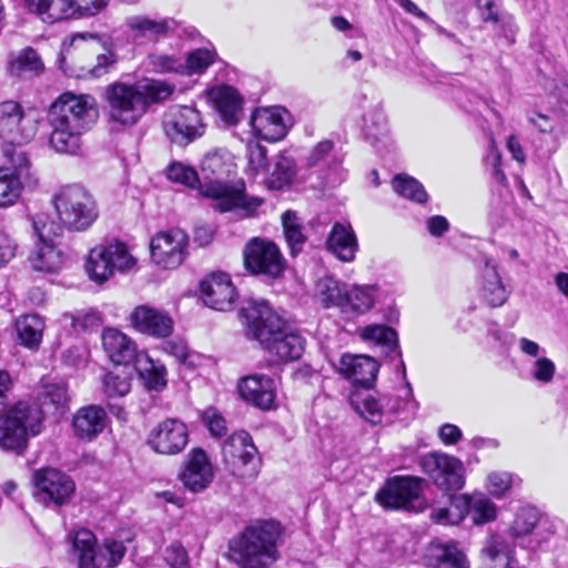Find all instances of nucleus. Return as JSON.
<instances>
[{"mask_svg": "<svg viewBox=\"0 0 568 568\" xmlns=\"http://www.w3.org/2000/svg\"><path fill=\"white\" fill-rule=\"evenodd\" d=\"M215 59V52L207 49L192 51L183 59V75H192L204 72Z\"/></svg>", "mask_w": 568, "mask_h": 568, "instance_id": "52", "label": "nucleus"}, {"mask_svg": "<svg viewBox=\"0 0 568 568\" xmlns=\"http://www.w3.org/2000/svg\"><path fill=\"white\" fill-rule=\"evenodd\" d=\"M419 465L433 483L443 490H459L464 487L463 463L450 455L432 452L420 457Z\"/></svg>", "mask_w": 568, "mask_h": 568, "instance_id": "16", "label": "nucleus"}, {"mask_svg": "<svg viewBox=\"0 0 568 568\" xmlns=\"http://www.w3.org/2000/svg\"><path fill=\"white\" fill-rule=\"evenodd\" d=\"M32 227L37 242H55V239L62 235L64 226L61 222H55L48 213H38L32 221Z\"/></svg>", "mask_w": 568, "mask_h": 568, "instance_id": "49", "label": "nucleus"}, {"mask_svg": "<svg viewBox=\"0 0 568 568\" xmlns=\"http://www.w3.org/2000/svg\"><path fill=\"white\" fill-rule=\"evenodd\" d=\"M246 335L256 339L278 362L298 359L304 353L305 341L288 329L283 320L265 301H248L241 310Z\"/></svg>", "mask_w": 568, "mask_h": 568, "instance_id": "3", "label": "nucleus"}, {"mask_svg": "<svg viewBox=\"0 0 568 568\" xmlns=\"http://www.w3.org/2000/svg\"><path fill=\"white\" fill-rule=\"evenodd\" d=\"M374 305V296L371 287L353 286L346 290L345 301L342 312H352L354 314H363L371 310Z\"/></svg>", "mask_w": 568, "mask_h": 568, "instance_id": "46", "label": "nucleus"}, {"mask_svg": "<svg viewBox=\"0 0 568 568\" xmlns=\"http://www.w3.org/2000/svg\"><path fill=\"white\" fill-rule=\"evenodd\" d=\"M280 525L264 521L247 527L230 542L229 557L242 568H268L278 559Z\"/></svg>", "mask_w": 568, "mask_h": 568, "instance_id": "6", "label": "nucleus"}, {"mask_svg": "<svg viewBox=\"0 0 568 568\" xmlns=\"http://www.w3.org/2000/svg\"><path fill=\"white\" fill-rule=\"evenodd\" d=\"M207 97L225 125L233 126L240 122L243 113V100L233 87H213L207 91Z\"/></svg>", "mask_w": 568, "mask_h": 568, "instance_id": "31", "label": "nucleus"}, {"mask_svg": "<svg viewBox=\"0 0 568 568\" xmlns=\"http://www.w3.org/2000/svg\"><path fill=\"white\" fill-rule=\"evenodd\" d=\"M38 176L32 171L28 155L14 151L8 166H0V207L11 206L18 202L24 189H34Z\"/></svg>", "mask_w": 568, "mask_h": 568, "instance_id": "12", "label": "nucleus"}, {"mask_svg": "<svg viewBox=\"0 0 568 568\" xmlns=\"http://www.w3.org/2000/svg\"><path fill=\"white\" fill-rule=\"evenodd\" d=\"M0 414V449L21 455L30 437L43 428V412L36 405L19 402Z\"/></svg>", "mask_w": 568, "mask_h": 568, "instance_id": "7", "label": "nucleus"}, {"mask_svg": "<svg viewBox=\"0 0 568 568\" xmlns=\"http://www.w3.org/2000/svg\"><path fill=\"white\" fill-rule=\"evenodd\" d=\"M189 235L181 229L155 234L150 242L151 258L163 270L179 267L187 256Z\"/></svg>", "mask_w": 568, "mask_h": 568, "instance_id": "17", "label": "nucleus"}, {"mask_svg": "<svg viewBox=\"0 0 568 568\" xmlns=\"http://www.w3.org/2000/svg\"><path fill=\"white\" fill-rule=\"evenodd\" d=\"M180 478L183 485L193 493L202 491L210 486L214 478V470L203 449L194 448L187 454Z\"/></svg>", "mask_w": 568, "mask_h": 568, "instance_id": "27", "label": "nucleus"}, {"mask_svg": "<svg viewBox=\"0 0 568 568\" xmlns=\"http://www.w3.org/2000/svg\"><path fill=\"white\" fill-rule=\"evenodd\" d=\"M30 11L47 22H55L78 16H94L104 9L109 0H23Z\"/></svg>", "mask_w": 568, "mask_h": 568, "instance_id": "13", "label": "nucleus"}, {"mask_svg": "<svg viewBox=\"0 0 568 568\" xmlns=\"http://www.w3.org/2000/svg\"><path fill=\"white\" fill-rule=\"evenodd\" d=\"M225 469L235 478L253 481L261 468V458L251 435L245 430L233 433L223 444Z\"/></svg>", "mask_w": 568, "mask_h": 568, "instance_id": "11", "label": "nucleus"}, {"mask_svg": "<svg viewBox=\"0 0 568 568\" xmlns=\"http://www.w3.org/2000/svg\"><path fill=\"white\" fill-rule=\"evenodd\" d=\"M130 321L136 331L153 337H166L173 331L172 317L150 305L136 306L130 315Z\"/></svg>", "mask_w": 568, "mask_h": 568, "instance_id": "28", "label": "nucleus"}, {"mask_svg": "<svg viewBox=\"0 0 568 568\" xmlns=\"http://www.w3.org/2000/svg\"><path fill=\"white\" fill-rule=\"evenodd\" d=\"M173 90L172 85L161 80L110 84L105 90L110 123L122 129L134 126L152 103L165 101Z\"/></svg>", "mask_w": 568, "mask_h": 568, "instance_id": "4", "label": "nucleus"}, {"mask_svg": "<svg viewBox=\"0 0 568 568\" xmlns=\"http://www.w3.org/2000/svg\"><path fill=\"white\" fill-rule=\"evenodd\" d=\"M347 285L332 276L317 281L315 296L325 308L338 307L342 310L346 296Z\"/></svg>", "mask_w": 568, "mask_h": 568, "instance_id": "40", "label": "nucleus"}, {"mask_svg": "<svg viewBox=\"0 0 568 568\" xmlns=\"http://www.w3.org/2000/svg\"><path fill=\"white\" fill-rule=\"evenodd\" d=\"M105 410L97 405L80 408L73 416L74 434L82 440L90 442L103 432L106 425Z\"/></svg>", "mask_w": 568, "mask_h": 568, "instance_id": "33", "label": "nucleus"}, {"mask_svg": "<svg viewBox=\"0 0 568 568\" xmlns=\"http://www.w3.org/2000/svg\"><path fill=\"white\" fill-rule=\"evenodd\" d=\"M72 549V556L77 559L78 568H115L126 554L123 541L112 538H105L97 547V538L88 529H80L74 534Z\"/></svg>", "mask_w": 568, "mask_h": 568, "instance_id": "9", "label": "nucleus"}, {"mask_svg": "<svg viewBox=\"0 0 568 568\" xmlns=\"http://www.w3.org/2000/svg\"><path fill=\"white\" fill-rule=\"evenodd\" d=\"M479 295L490 307H500L506 303L509 296V292L497 271V265L488 257H485Z\"/></svg>", "mask_w": 568, "mask_h": 568, "instance_id": "35", "label": "nucleus"}, {"mask_svg": "<svg viewBox=\"0 0 568 568\" xmlns=\"http://www.w3.org/2000/svg\"><path fill=\"white\" fill-rule=\"evenodd\" d=\"M363 130L367 138L378 139L387 133V119L384 110L374 106L363 115Z\"/></svg>", "mask_w": 568, "mask_h": 568, "instance_id": "50", "label": "nucleus"}, {"mask_svg": "<svg viewBox=\"0 0 568 568\" xmlns=\"http://www.w3.org/2000/svg\"><path fill=\"white\" fill-rule=\"evenodd\" d=\"M125 26L134 39L156 41L175 30L171 18L151 19L146 16H132L125 19Z\"/></svg>", "mask_w": 568, "mask_h": 568, "instance_id": "34", "label": "nucleus"}, {"mask_svg": "<svg viewBox=\"0 0 568 568\" xmlns=\"http://www.w3.org/2000/svg\"><path fill=\"white\" fill-rule=\"evenodd\" d=\"M393 189L398 195L418 204H424L428 200V194L423 184L406 174H398L394 178Z\"/></svg>", "mask_w": 568, "mask_h": 568, "instance_id": "48", "label": "nucleus"}, {"mask_svg": "<svg viewBox=\"0 0 568 568\" xmlns=\"http://www.w3.org/2000/svg\"><path fill=\"white\" fill-rule=\"evenodd\" d=\"M241 397L248 404L268 410L275 407V381L264 374H252L240 379L237 385Z\"/></svg>", "mask_w": 568, "mask_h": 568, "instance_id": "25", "label": "nucleus"}, {"mask_svg": "<svg viewBox=\"0 0 568 568\" xmlns=\"http://www.w3.org/2000/svg\"><path fill=\"white\" fill-rule=\"evenodd\" d=\"M244 264L253 274L277 277L284 271V258L276 244L254 237L244 250Z\"/></svg>", "mask_w": 568, "mask_h": 568, "instance_id": "18", "label": "nucleus"}, {"mask_svg": "<svg viewBox=\"0 0 568 568\" xmlns=\"http://www.w3.org/2000/svg\"><path fill=\"white\" fill-rule=\"evenodd\" d=\"M33 481L44 501L55 506L69 504L75 491V484L67 474L55 468L34 471Z\"/></svg>", "mask_w": 568, "mask_h": 568, "instance_id": "22", "label": "nucleus"}, {"mask_svg": "<svg viewBox=\"0 0 568 568\" xmlns=\"http://www.w3.org/2000/svg\"><path fill=\"white\" fill-rule=\"evenodd\" d=\"M136 258L131 254L128 245L121 241L112 240L95 245L89 252L85 271L89 277L103 283L111 278L115 272L131 271Z\"/></svg>", "mask_w": 568, "mask_h": 568, "instance_id": "10", "label": "nucleus"}, {"mask_svg": "<svg viewBox=\"0 0 568 568\" xmlns=\"http://www.w3.org/2000/svg\"><path fill=\"white\" fill-rule=\"evenodd\" d=\"M528 121L540 133H552L556 128V121L547 114L534 112L528 115Z\"/></svg>", "mask_w": 568, "mask_h": 568, "instance_id": "62", "label": "nucleus"}, {"mask_svg": "<svg viewBox=\"0 0 568 568\" xmlns=\"http://www.w3.org/2000/svg\"><path fill=\"white\" fill-rule=\"evenodd\" d=\"M204 304L213 310L230 311L237 297L236 290L226 273H213L200 284Z\"/></svg>", "mask_w": 568, "mask_h": 568, "instance_id": "24", "label": "nucleus"}, {"mask_svg": "<svg viewBox=\"0 0 568 568\" xmlns=\"http://www.w3.org/2000/svg\"><path fill=\"white\" fill-rule=\"evenodd\" d=\"M38 397L41 405L53 413L63 412L70 402L68 386L64 382L42 379Z\"/></svg>", "mask_w": 568, "mask_h": 568, "instance_id": "38", "label": "nucleus"}, {"mask_svg": "<svg viewBox=\"0 0 568 568\" xmlns=\"http://www.w3.org/2000/svg\"><path fill=\"white\" fill-rule=\"evenodd\" d=\"M515 476L508 471H491L487 476L486 488L488 493L496 497H504L513 487Z\"/></svg>", "mask_w": 568, "mask_h": 568, "instance_id": "53", "label": "nucleus"}, {"mask_svg": "<svg viewBox=\"0 0 568 568\" xmlns=\"http://www.w3.org/2000/svg\"><path fill=\"white\" fill-rule=\"evenodd\" d=\"M333 366L346 379L364 387H371L376 381L379 364L367 355L343 354Z\"/></svg>", "mask_w": 568, "mask_h": 568, "instance_id": "26", "label": "nucleus"}, {"mask_svg": "<svg viewBox=\"0 0 568 568\" xmlns=\"http://www.w3.org/2000/svg\"><path fill=\"white\" fill-rule=\"evenodd\" d=\"M235 164L227 154L209 153L201 163L200 193L212 201V207L220 212L237 211L253 214L262 204L258 197L248 199L243 182H233Z\"/></svg>", "mask_w": 568, "mask_h": 568, "instance_id": "2", "label": "nucleus"}, {"mask_svg": "<svg viewBox=\"0 0 568 568\" xmlns=\"http://www.w3.org/2000/svg\"><path fill=\"white\" fill-rule=\"evenodd\" d=\"M469 510L471 520L475 525L480 526L497 519L498 507L484 493H475L468 496Z\"/></svg>", "mask_w": 568, "mask_h": 568, "instance_id": "44", "label": "nucleus"}, {"mask_svg": "<svg viewBox=\"0 0 568 568\" xmlns=\"http://www.w3.org/2000/svg\"><path fill=\"white\" fill-rule=\"evenodd\" d=\"M168 178L173 182L200 189L199 173L193 168L183 163L171 164L168 169Z\"/></svg>", "mask_w": 568, "mask_h": 568, "instance_id": "54", "label": "nucleus"}, {"mask_svg": "<svg viewBox=\"0 0 568 568\" xmlns=\"http://www.w3.org/2000/svg\"><path fill=\"white\" fill-rule=\"evenodd\" d=\"M102 345L111 362L116 365L129 364L136 357L134 342L116 328L103 331Z\"/></svg>", "mask_w": 568, "mask_h": 568, "instance_id": "36", "label": "nucleus"}, {"mask_svg": "<svg viewBox=\"0 0 568 568\" xmlns=\"http://www.w3.org/2000/svg\"><path fill=\"white\" fill-rule=\"evenodd\" d=\"M163 130L171 142L186 145L204 134L205 125L196 109L172 106L164 113Z\"/></svg>", "mask_w": 568, "mask_h": 568, "instance_id": "15", "label": "nucleus"}, {"mask_svg": "<svg viewBox=\"0 0 568 568\" xmlns=\"http://www.w3.org/2000/svg\"><path fill=\"white\" fill-rule=\"evenodd\" d=\"M305 162L308 168L334 169L342 164L343 155L335 150L332 140L325 139L313 146Z\"/></svg>", "mask_w": 568, "mask_h": 568, "instance_id": "41", "label": "nucleus"}, {"mask_svg": "<svg viewBox=\"0 0 568 568\" xmlns=\"http://www.w3.org/2000/svg\"><path fill=\"white\" fill-rule=\"evenodd\" d=\"M555 525L537 508L521 507L507 530L491 534L485 539L483 544L485 568H496L507 562L510 554H515L516 542L524 544L534 534L555 535Z\"/></svg>", "mask_w": 568, "mask_h": 568, "instance_id": "5", "label": "nucleus"}, {"mask_svg": "<svg viewBox=\"0 0 568 568\" xmlns=\"http://www.w3.org/2000/svg\"><path fill=\"white\" fill-rule=\"evenodd\" d=\"M294 175L293 166L287 158H281L272 172V179L268 184L272 189H282Z\"/></svg>", "mask_w": 568, "mask_h": 568, "instance_id": "57", "label": "nucleus"}, {"mask_svg": "<svg viewBox=\"0 0 568 568\" xmlns=\"http://www.w3.org/2000/svg\"><path fill=\"white\" fill-rule=\"evenodd\" d=\"M476 3L483 21L494 23L499 21L498 6L495 0H476Z\"/></svg>", "mask_w": 568, "mask_h": 568, "instance_id": "63", "label": "nucleus"}, {"mask_svg": "<svg viewBox=\"0 0 568 568\" xmlns=\"http://www.w3.org/2000/svg\"><path fill=\"white\" fill-rule=\"evenodd\" d=\"M469 494L452 495L449 496V505L447 506L450 513V523L459 524L468 515L469 510Z\"/></svg>", "mask_w": 568, "mask_h": 568, "instance_id": "59", "label": "nucleus"}, {"mask_svg": "<svg viewBox=\"0 0 568 568\" xmlns=\"http://www.w3.org/2000/svg\"><path fill=\"white\" fill-rule=\"evenodd\" d=\"M427 560L432 568H469L466 555L454 540L432 541L427 549Z\"/></svg>", "mask_w": 568, "mask_h": 568, "instance_id": "32", "label": "nucleus"}, {"mask_svg": "<svg viewBox=\"0 0 568 568\" xmlns=\"http://www.w3.org/2000/svg\"><path fill=\"white\" fill-rule=\"evenodd\" d=\"M248 170L253 174H258L267 170L268 161L266 156V148L256 141L247 143Z\"/></svg>", "mask_w": 568, "mask_h": 568, "instance_id": "55", "label": "nucleus"}, {"mask_svg": "<svg viewBox=\"0 0 568 568\" xmlns=\"http://www.w3.org/2000/svg\"><path fill=\"white\" fill-rule=\"evenodd\" d=\"M38 131V121L22 105L8 100L0 103V138L12 144L29 142Z\"/></svg>", "mask_w": 568, "mask_h": 568, "instance_id": "14", "label": "nucleus"}, {"mask_svg": "<svg viewBox=\"0 0 568 568\" xmlns=\"http://www.w3.org/2000/svg\"><path fill=\"white\" fill-rule=\"evenodd\" d=\"M44 64L32 48L21 50L9 63L8 71L12 77L33 78L42 73Z\"/></svg>", "mask_w": 568, "mask_h": 568, "instance_id": "39", "label": "nucleus"}, {"mask_svg": "<svg viewBox=\"0 0 568 568\" xmlns=\"http://www.w3.org/2000/svg\"><path fill=\"white\" fill-rule=\"evenodd\" d=\"M16 329L22 345L29 348L38 347L42 339L44 322L37 314H27L17 320Z\"/></svg>", "mask_w": 568, "mask_h": 568, "instance_id": "42", "label": "nucleus"}, {"mask_svg": "<svg viewBox=\"0 0 568 568\" xmlns=\"http://www.w3.org/2000/svg\"><path fill=\"white\" fill-rule=\"evenodd\" d=\"M282 224L284 230L285 240L291 248V254H298L306 241L303 233V226L300 217L295 212L286 211L282 215Z\"/></svg>", "mask_w": 568, "mask_h": 568, "instance_id": "47", "label": "nucleus"}, {"mask_svg": "<svg viewBox=\"0 0 568 568\" xmlns=\"http://www.w3.org/2000/svg\"><path fill=\"white\" fill-rule=\"evenodd\" d=\"M556 372L555 363L545 357H538L532 366V377L544 384H548L552 381Z\"/></svg>", "mask_w": 568, "mask_h": 568, "instance_id": "60", "label": "nucleus"}, {"mask_svg": "<svg viewBox=\"0 0 568 568\" xmlns=\"http://www.w3.org/2000/svg\"><path fill=\"white\" fill-rule=\"evenodd\" d=\"M476 3L483 21L494 23L499 21L498 6L495 0H476Z\"/></svg>", "mask_w": 568, "mask_h": 568, "instance_id": "64", "label": "nucleus"}, {"mask_svg": "<svg viewBox=\"0 0 568 568\" xmlns=\"http://www.w3.org/2000/svg\"><path fill=\"white\" fill-rule=\"evenodd\" d=\"M98 116L93 95L63 92L48 110L50 146L58 153L75 154L81 148L82 135L92 128Z\"/></svg>", "mask_w": 568, "mask_h": 568, "instance_id": "1", "label": "nucleus"}, {"mask_svg": "<svg viewBox=\"0 0 568 568\" xmlns=\"http://www.w3.org/2000/svg\"><path fill=\"white\" fill-rule=\"evenodd\" d=\"M189 443L186 425L175 418H166L154 426L146 439L148 446L156 454L176 455Z\"/></svg>", "mask_w": 568, "mask_h": 568, "instance_id": "20", "label": "nucleus"}, {"mask_svg": "<svg viewBox=\"0 0 568 568\" xmlns=\"http://www.w3.org/2000/svg\"><path fill=\"white\" fill-rule=\"evenodd\" d=\"M148 64L156 73H178L183 75V58L175 54L151 53Z\"/></svg>", "mask_w": 568, "mask_h": 568, "instance_id": "51", "label": "nucleus"}, {"mask_svg": "<svg viewBox=\"0 0 568 568\" xmlns=\"http://www.w3.org/2000/svg\"><path fill=\"white\" fill-rule=\"evenodd\" d=\"M52 202L59 221L70 232L87 231L99 216L93 195L80 184H69L60 187Z\"/></svg>", "mask_w": 568, "mask_h": 568, "instance_id": "8", "label": "nucleus"}, {"mask_svg": "<svg viewBox=\"0 0 568 568\" xmlns=\"http://www.w3.org/2000/svg\"><path fill=\"white\" fill-rule=\"evenodd\" d=\"M87 41H90L93 44H98L101 47V49H103L104 52L97 55L95 62L93 64L82 69V75L99 79L111 72L119 61V57L114 50L113 42L109 37L100 36L93 32L74 33L63 40L62 52H68L70 48L78 47L79 43Z\"/></svg>", "mask_w": 568, "mask_h": 568, "instance_id": "19", "label": "nucleus"}, {"mask_svg": "<svg viewBox=\"0 0 568 568\" xmlns=\"http://www.w3.org/2000/svg\"><path fill=\"white\" fill-rule=\"evenodd\" d=\"M202 419L213 436L221 437L226 434V420L215 408L210 407L205 409Z\"/></svg>", "mask_w": 568, "mask_h": 568, "instance_id": "58", "label": "nucleus"}, {"mask_svg": "<svg viewBox=\"0 0 568 568\" xmlns=\"http://www.w3.org/2000/svg\"><path fill=\"white\" fill-rule=\"evenodd\" d=\"M423 479L418 477H394L376 494V501L385 508L410 509L412 503L422 493Z\"/></svg>", "mask_w": 568, "mask_h": 568, "instance_id": "23", "label": "nucleus"}, {"mask_svg": "<svg viewBox=\"0 0 568 568\" xmlns=\"http://www.w3.org/2000/svg\"><path fill=\"white\" fill-rule=\"evenodd\" d=\"M164 559L171 568H190L186 550L180 544L169 546L165 549Z\"/></svg>", "mask_w": 568, "mask_h": 568, "instance_id": "61", "label": "nucleus"}, {"mask_svg": "<svg viewBox=\"0 0 568 568\" xmlns=\"http://www.w3.org/2000/svg\"><path fill=\"white\" fill-rule=\"evenodd\" d=\"M326 248L341 262L355 261L359 245L353 226L348 222H335L327 235Z\"/></svg>", "mask_w": 568, "mask_h": 568, "instance_id": "30", "label": "nucleus"}, {"mask_svg": "<svg viewBox=\"0 0 568 568\" xmlns=\"http://www.w3.org/2000/svg\"><path fill=\"white\" fill-rule=\"evenodd\" d=\"M353 408L368 423L379 425L385 413L395 414L399 409V403H392L389 395H374L366 392H355L351 396Z\"/></svg>", "mask_w": 568, "mask_h": 568, "instance_id": "29", "label": "nucleus"}, {"mask_svg": "<svg viewBox=\"0 0 568 568\" xmlns=\"http://www.w3.org/2000/svg\"><path fill=\"white\" fill-rule=\"evenodd\" d=\"M250 123L256 136L268 142H276L285 138L293 125V120L285 108L276 105L256 109Z\"/></svg>", "mask_w": 568, "mask_h": 568, "instance_id": "21", "label": "nucleus"}, {"mask_svg": "<svg viewBox=\"0 0 568 568\" xmlns=\"http://www.w3.org/2000/svg\"><path fill=\"white\" fill-rule=\"evenodd\" d=\"M103 386L108 397H122L131 389L130 381L125 376H120L114 373L105 374Z\"/></svg>", "mask_w": 568, "mask_h": 568, "instance_id": "56", "label": "nucleus"}, {"mask_svg": "<svg viewBox=\"0 0 568 568\" xmlns=\"http://www.w3.org/2000/svg\"><path fill=\"white\" fill-rule=\"evenodd\" d=\"M136 368L149 389L161 390L165 387L166 369L162 364L142 354L136 357Z\"/></svg>", "mask_w": 568, "mask_h": 568, "instance_id": "43", "label": "nucleus"}, {"mask_svg": "<svg viewBox=\"0 0 568 568\" xmlns=\"http://www.w3.org/2000/svg\"><path fill=\"white\" fill-rule=\"evenodd\" d=\"M361 337L366 342H373L383 346L388 353L398 352L397 333L392 327L383 324H373L363 327L359 332Z\"/></svg>", "mask_w": 568, "mask_h": 568, "instance_id": "45", "label": "nucleus"}, {"mask_svg": "<svg viewBox=\"0 0 568 568\" xmlns=\"http://www.w3.org/2000/svg\"><path fill=\"white\" fill-rule=\"evenodd\" d=\"M64 254L55 242H37L30 256V263L36 271L55 273L64 265Z\"/></svg>", "mask_w": 568, "mask_h": 568, "instance_id": "37", "label": "nucleus"}]
</instances>
